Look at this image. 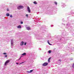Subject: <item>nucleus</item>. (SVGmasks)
Segmentation results:
<instances>
[{
    "instance_id": "nucleus-1",
    "label": "nucleus",
    "mask_w": 74,
    "mask_h": 74,
    "mask_svg": "<svg viewBox=\"0 0 74 74\" xmlns=\"http://www.w3.org/2000/svg\"><path fill=\"white\" fill-rule=\"evenodd\" d=\"M10 60H8L6 61L5 63V66H6L7 63H10Z\"/></svg>"
},
{
    "instance_id": "nucleus-2",
    "label": "nucleus",
    "mask_w": 74,
    "mask_h": 74,
    "mask_svg": "<svg viewBox=\"0 0 74 74\" xmlns=\"http://www.w3.org/2000/svg\"><path fill=\"white\" fill-rule=\"evenodd\" d=\"M23 8V6L22 5H20L19 6V10H20V9H22V8Z\"/></svg>"
},
{
    "instance_id": "nucleus-3",
    "label": "nucleus",
    "mask_w": 74,
    "mask_h": 74,
    "mask_svg": "<svg viewBox=\"0 0 74 74\" xmlns=\"http://www.w3.org/2000/svg\"><path fill=\"white\" fill-rule=\"evenodd\" d=\"M27 11L29 13H30V12L31 11L30 10V8H29V7L28 6L27 7Z\"/></svg>"
},
{
    "instance_id": "nucleus-4",
    "label": "nucleus",
    "mask_w": 74,
    "mask_h": 74,
    "mask_svg": "<svg viewBox=\"0 0 74 74\" xmlns=\"http://www.w3.org/2000/svg\"><path fill=\"white\" fill-rule=\"evenodd\" d=\"M48 63L45 62L42 65L43 66H47L48 65Z\"/></svg>"
},
{
    "instance_id": "nucleus-5",
    "label": "nucleus",
    "mask_w": 74,
    "mask_h": 74,
    "mask_svg": "<svg viewBox=\"0 0 74 74\" xmlns=\"http://www.w3.org/2000/svg\"><path fill=\"white\" fill-rule=\"evenodd\" d=\"M13 40H11V45L12 46H14V42H13Z\"/></svg>"
},
{
    "instance_id": "nucleus-6",
    "label": "nucleus",
    "mask_w": 74,
    "mask_h": 74,
    "mask_svg": "<svg viewBox=\"0 0 74 74\" xmlns=\"http://www.w3.org/2000/svg\"><path fill=\"white\" fill-rule=\"evenodd\" d=\"M51 57H50L48 59V63H49L50 62V60H51Z\"/></svg>"
},
{
    "instance_id": "nucleus-7",
    "label": "nucleus",
    "mask_w": 74,
    "mask_h": 74,
    "mask_svg": "<svg viewBox=\"0 0 74 74\" xmlns=\"http://www.w3.org/2000/svg\"><path fill=\"white\" fill-rule=\"evenodd\" d=\"M26 55V53H23L21 55H22V56H25V55Z\"/></svg>"
},
{
    "instance_id": "nucleus-8",
    "label": "nucleus",
    "mask_w": 74,
    "mask_h": 74,
    "mask_svg": "<svg viewBox=\"0 0 74 74\" xmlns=\"http://www.w3.org/2000/svg\"><path fill=\"white\" fill-rule=\"evenodd\" d=\"M24 44V43L23 42H21V46L23 45Z\"/></svg>"
},
{
    "instance_id": "nucleus-9",
    "label": "nucleus",
    "mask_w": 74,
    "mask_h": 74,
    "mask_svg": "<svg viewBox=\"0 0 74 74\" xmlns=\"http://www.w3.org/2000/svg\"><path fill=\"white\" fill-rule=\"evenodd\" d=\"M27 30H30V28L29 27H26Z\"/></svg>"
},
{
    "instance_id": "nucleus-10",
    "label": "nucleus",
    "mask_w": 74,
    "mask_h": 74,
    "mask_svg": "<svg viewBox=\"0 0 74 74\" xmlns=\"http://www.w3.org/2000/svg\"><path fill=\"white\" fill-rule=\"evenodd\" d=\"M33 3L34 4H37V3L36 1L34 2Z\"/></svg>"
},
{
    "instance_id": "nucleus-11",
    "label": "nucleus",
    "mask_w": 74,
    "mask_h": 74,
    "mask_svg": "<svg viewBox=\"0 0 74 74\" xmlns=\"http://www.w3.org/2000/svg\"><path fill=\"white\" fill-rule=\"evenodd\" d=\"M6 16H10V14L7 13L6 14Z\"/></svg>"
},
{
    "instance_id": "nucleus-12",
    "label": "nucleus",
    "mask_w": 74,
    "mask_h": 74,
    "mask_svg": "<svg viewBox=\"0 0 74 74\" xmlns=\"http://www.w3.org/2000/svg\"><path fill=\"white\" fill-rule=\"evenodd\" d=\"M47 42H48V44H49V45H52V44H51L50 43H49V40H47Z\"/></svg>"
},
{
    "instance_id": "nucleus-13",
    "label": "nucleus",
    "mask_w": 74,
    "mask_h": 74,
    "mask_svg": "<svg viewBox=\"0 0 74 74\" xmlns=\"http://www.w3.org/2000/svg\"><path fill=\"white\" fill-rule=\"evenodd\" d=\"M19 29H21V26L20 25H19Z\"/></svg>"
},
{
    "instance_id": "nucleus-14",
    "label": "nucleus",
    "mask_w": 74,
    "mask_h": 74,
    "mask_svg": "<svg viewBox=\"0 0 74 74\" xmlns=\"http://www.w3.org/2000/svg\"><path fill=\"white\" fill-rule=\"evenodd\" d=\"M49 53H50L51 52V50H50L48 51Z\"/></svg>"
},
{
    "instance_id": "nucleus-15",
    "label": "nucleus",
    "mask_w": 74,
    "mask_h": 74,
    "mask_svg": "<svg viewBox=\"0 0 74 74\" xmlns=\"http://www.w3.org/2000/svg\"><path fill=\"white\" fill-rule=\"evenodd\" d=\"M33 71V70H31V71H29L30 72V73H32V72Z\"/></svg>"
},
{
    "instance_id": "nucleus-16",
    "label": "nucleus",
    "mask_w": 74,
    "mask_h": 74,
    "mask_svg": "<svg viewBox=\"0 0 74 74\" xmlns=\"http://www.w3.org/2000/svg\"><path fill=\"white\" fill-rule=\"evenodd\" d=\"M54 3L56 5H57V2H55Z\"/></svg>"
},
{
    "instance_id": "nucleus-17",
    "label": "nucleus",
    "mask_w": 74,
    "mask_h": 74,
    "mask_svg": "<svg viewBox=\"0 0 74 74\" xmlns=\"http://www.w3.org/2000/svg\"><path fill=\"white\" fill-rule=\"evenodd\" d=\"M26 16L27 17V18H28V14H27L26 15Z\"/></svg>"
},
{
    "instance_id": "nucleus-18",
    "label": "nucleus",
    "mask_w": 74,
    "mask_h": 74,
    "mask_svg": "<svg viewBox=\"0 0 74 74\" xmlns=\"http://www.w3.org/2000/svg\"><path fill=\"white\" fill-rule=\"evenodd\" d=\"M10 18H12V15H10Z\"/></svg>"
},
{
    "instance_id": "nucleus-19",
    "label": "nucleus",
    "mask_w": 74,
    "mask_h": 74,
    "mask_svg": "<svg viewBox=\"0 0 74 74\" xmlns=\"http://www.w3.org/2000/svg\"><path fill=\"white\" fill-rule=\"evenodd\" d=\"M20 23H21V24H23V22L21 21Z\"/></svg>"
},
{
    "instance_id": "nucleus-20",
    "label": "nucleus",
    "mask_w": 74,
    "mask_h": 74,
    "mask_svg": "<svg viewBox=\"0 0 74 74\" xmlns=\"http://www.w3.org/2000/svg\"><path fill=\"white\" fill-rule=\"evenodd\" d=\"M3 54H4V55H6V53H3Z\"/></svg>"
},
{
    "instance_id": "nucleus-21",
    "label": "nucleus",
    "mask_w": 74,
    "mask_h": 74,
    "mask_svg": "<svg viewBox=\"0 0 74 74\" xmlns=\"http://www.w3.org/2000/svg\"><path fill=\"white\" fill-rule=\"evenodd\" d=\"M27 73H30V71H27Z\"/></svg>"
},
{
    "instance_id": "nucleus-22",
    "label": "nucleus",
    "mask_w": 74,
    "mask_h": 74,
    "mask_svg": "<svg viewBox=\"0 0 74 74\" xmlns=\"http://www.w3.org/2000/svg\"><path fill=\"white\" fill-rule=\"evenodd\" d=\"M22 63H23V62H22L21 63L19 64V65L21 64H22Z\"/></svg>"
},
{
    "instance_id": "nucleus-23",
    "label": "nucleus",
    "mask_w": 74,
    "mask_h": 74,
    "mask_svg": "<svg viewBox=\"0 0 74 74\" xmlns=\"http://www.w3.org/2000/svg\"><path fill=\"white\" fill-rule=\"evenodd\" d=\"M24 45H26V43H25V44H24Z\"/></svg>"
},
{
    "instance_id": "nucleus-24",
    "label": "nucleus",
    "mask_w": 74,
    "mask_h": 74,
    "mask_svg": "<svg viewBox=\"0 0 74 74\" xmlns=\"http://www.w3.org/2000/svg\"><path fill=\"white\" fill-rule=\"evenodd\" d=\"M72 67H73V68H74V65H73Z\"/></svg>"
},
{
    "instance_id": "nucleus-25",
    "label": "nucleus",
    "mask_w": 74,
    "mask_h": 74,
    "mask_svg": "<svg viewBox=\"0 0 74 74\" xmlns=\"http://www.w3.org/2000/svg\"><path fill=\"white\" fill-rule=\"evenodd\" d=\"M22 56L20 57V59H19V60L21 59V58H22Z\"/></svg>"
},
{
    "instance_id": "nucleus-26",
    "label": "nucleus",
    "mask_w": 74,
    "mask_h": 74,
    "mask_svg": "<svg viewBox=\"0 0 74 74\" xmlns=\"http://www.w3.org/2000/svg\"><path fill=\"white\" fill-rule=\"evenodd\" d=\"M5 57L6 58H7V55L5 56Z\"/></svg>"
},
{
    "instance_id": "nucleus-27",
    "label": "nucleus",
    "mask_w": 74,
    "mask_h": 74,
    "mask_svg": "<svg viewBox=\"0 0 74 74\" xmlns=\"http://www.w3.org/2000/svg\"><path fill=\"white\" fill-rule=\"evenodd\" d=\"M7 11H9V10H8V9H7Z\"/></svg>"
},
{
    "instance_id": "nucleus-28",
    "label": "nucleus",
    "mask_w": 74,
    "mask_h": 74,
    "mask_svg": "<svg viewBox=\"0 0 74 74\" xmlns=\"http://www.w3.org/2000/svg\"><path fill=\"white\" fill-rule=\"evenodd\" d=\"M16 64H19L18 63H16Z\"/></svg>"
},
{
    "instance_id": "nucleus-29",
    "label": "nucleus",
    "mask_w": 74,
    "mask_h": 74,
    "mask_svg": "<svg viewBox=\"0 0 74 74\" xmlns=\"http://www.w3.org/2000/svg\"><path fill=\"white\" fill-rule=\"evenodd\" d=\"M59 60V61H60V62H61V60Z\"/></svg>"
},
{
    "instance_id": "nucleus-30",
    "label": "nucleus",
    "mask_w": 74,
    "mask_h": 74,
    "mask_svg": "<svg viewBox=\"0 0 74 74\" xmlns=\"http://www.w3.org/2000/svg\"><path fill=\"white\" fill-rule=\"evenodd\" d=\"M63 6H66V5H63Z\"/></svg>"
},
{
    "instance_id": "nucleus-31",
    "label": "nucleus",
    "mask_w": 74,
    "mask_h": 74,
    "mask_svg": "<svg viewBox=\"0 0 74 74\" xmlns=\"http://www.w3.org/2000/svg\"><path fill=\"white\" fill-rule=\"evenodd\" d=\"M17 27L18 28H19V26H18Z\"/></svg>"
},
{
    "instance_id": "nucleus-32",
    "label": "nucleus",
    "mask_w": 74,
    "mask_h": 74,
    "mask_svg": "<svg viewBox=\"0 0 74 74\" xmlns=\"http://www.w3.org/2000/svg\"><path fill=\"white\" fill-rule=\"evenodd\" d=\"M73 65H74V63L73 64Z\"/></svg>"
}]
</instances>
